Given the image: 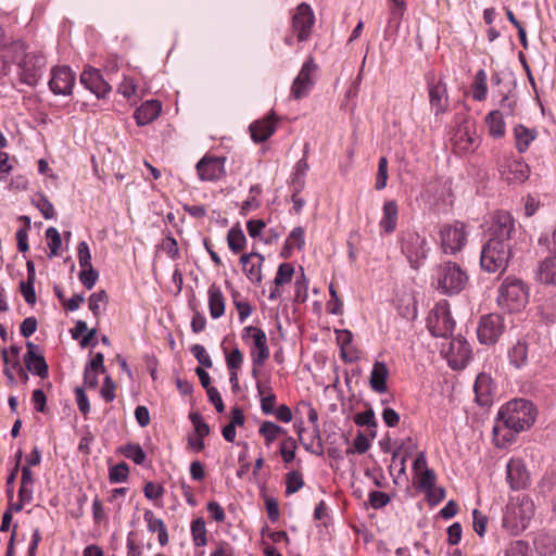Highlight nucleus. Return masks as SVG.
Listing matches in <instances>:
<instances>
[{
    "instance_id": "a878e982",
    "label": "nucleus",
    "mask_w": 556,
    "mask_h": 556,
    "mask_svg": "<svg viewBox=\"0 0 556 556\" xmlns=\"http://www.w3.org/2000/svg\"><path fill=\"white\" fill-rule=\"evenodd\" d=\"M389 377V369L383 362H375L370 378L369 386L376 393H384L388 390L387 379Z\"/></svg>"
},
{
    "instance_id": "13d9d810",
    "label": "nucleus",
    "mask_w": 556,
    "mask_h": 556,
    "mask_svg": "<svg viewBox=\"0 0 556 556\" xmlns=\"http://www.w3.org/2000/svg\"><path fill=\"white\" fill-rule=\"evenodd\" d=\"M143 518L150 532H159L166 528L164 521L161 518H156L151 510H146Z\"/></svg>"
},
{
    "instance_id": "473e14b6",
    "label": "nucleus",
    "mask_w": 556,
    "mask_h": 556,
    "mask_svg": "<svg viewBox=\"0 0 556 556\" xmlns=\"http://www.w3.org/2000/svg\"><path fill=\"white\" fill-rule=\"evenodd\" d=\"M258 433L265 439L266 446H270L279 435L286 434V430L279 425L266 420L258 428Z\"/></svg>"
},
{
    "instance_id": "4d7b16f0",
    "label": "nucleus",
    "mask_w": 556,
    "mask_h": 556,
    "mask_svg": "<svg viewBox=\"0 0 556 556\" xmlns=\"http://www.w3.org/2000/svg\"><path fill=\"white\" fill-rule=\"evenodd\" d=\"M268 392L265 396L261 397V410L264 415H273L276 405V394L273 392L271 387H268Z\"/></svg>"
},
{
    "instance_id": "de8ad7c7",
    "label": "nucleus",
    "mask_w": 556,
    "mask_h": 556,
    "mask_svg": "<svg viewBox=\"0 0 556 556\" xmlns=\"http://www.w3.org/2000/svg\"><path fill=\"white\" fill-rule=\"evenodd\" d=\"M354 422L359 427L377 428L375 412L371 407L354 416Z\"/></svg>"
},
{
    "instance_id": "052dcab7",
    "label": "nucleus",
    "mask_w": 556,
    "mask_h": 556,
    "mask_svg": "<svg viewBox=\"0 0 556 556\" xmlns=\"http://www.w3.org/2000/svg\"><path fill=\"white\" fill-rule=\"evenodd\" d=\"M36 207L41 212L46 219H51L54 217V207L53 204L49 201V199L40 194L37 202H35Z\"/></svg>"
},
{
    "instance_id": "0e129e2a",
    "label": "nucleus",
    "mask_w": 556,
    "mask_h": 556,
    "mask_svg": "<svg viewBox=\"0 0 556 556\" xmlns=\"http://www.w3.org/2000/svg\"><path fill=\"white\" fill-rule=\"evenodd\" d=\"M330 301L327 303V309L330 314L340 315L342 314V302L338 296V292L334 289L333 285L329 286Z\"/></svg>"
},
{
    "instance_id": "412c9836",
    "label": "nucleus",
    "mask_w": 556,
    "mask_h": 556,
    "mask_svg": "<svg viewBox=\"0 0 556 556\" xmlns=\"http://www.w3.org/2000/svg\"><path fill=\"white\" fill-rule=\"evenodd\" d=\"M450 352L448 364L453 369L464 368L471 358L470 346L460 336L451 342Z\"/></svg>"
},
{
    "instance_id": "e2e57ef3",
    "label": "nucleus",
    "mask_w": 556,
    "mask_h": 556,
    "mask_svg": "<svg viewBox=\"0 0 556 556\" xmlns=\"http://www.w3.org/2000/svg\"><path fill=\"white\" fill-rule=\"evenodd\" d=\"M368 500L370 506L375 509L383 508L390 502L389 495L381 491H371Z\"/></svg>"
},
{
    "instance_id": "a211bd4d",
    "label": "nucleus",
    "mask_w": 556,
    "mask_h": 556,
    "mask_svg": "<svg viewBox=\"0 0 556 556\" xmlns=\"http://www.w3.org/2000/svg\"><path fill=\"white\" fill-rule=\"evenodd\" d=\"M476 402L481 407H489L493 403L495 386L489 374L481 372L477 376L473 386Z\"/></svg>"
},
{
    "instance_id": "c03bdc74",
    "label": "nucleus",
    "mask_w": 556,
    "mask_h": 556,
    "mask_svg": "<svg viewBox=\"0 0 556 556\" xmlns=\"http://www.w3.org/2000/svg\"><path fill=\"white\" fill-rule=\"evenodd\" d=\"M303 445L307 452H309L314 455H317V456L324 455V446H323L320 430H319L318 425H316V427H314L313 437H312L311 442L304 443Z\"/></svg>"
},
{
    "instance_id": "0eeeda50",
    "label": "nucleus",
    "mask_w": 556,
    "mask_h": 556,
    "mask_svg": "<svg viewBox=\"0 0 556 556\" xmlns=\"http://www.w3.org/2000/svg\"><path fill=\"white\" fill-rule=\"evenodd\" d=\"M439 237L443 252L445 254H456L467 243L466 226L459 220H455L452 224H443L440 227Z\"/></svg>"
},
{
    "instance_id": "a19ab883",
    "label": "nucleus",
    "mask_w": 556,
    "mask_h": 556,
    "mask_svg": "<svg viewBox=\"0 0 556 556\" xmlns=\"http://www.w3.org/2000/svg\"><path fill=\"white\" fill-rule=\"evenodd\" d=\"M304 485V480L299 471H290L286 477V495L298 492Z\"/></svg>"
},
{
    "instance_id": "f8f14e48",
    "label": "nucleus",
    "mask_w": 556,
    "mask_h": 556,
    "mask_svg": "<svg viewBox=\"0 0 556 556\" xmlns=\"http://www.w3.org/2000/svg\"><path fill=\"white\" fill-rule=\"evenodd\" d=\"M314 24L315 14L311 5L306 2L300 3L292 17V28L300 42L306 41L311 37Z\"/></svg>"
},
{
    "instance_id": "ea45409f",
    "label": "nucleus",
    "mask_w": 556,
    "mask_h": 556,
    "mask_svg": "<svg viewBox=\"0 0 556 556\" xmlns=\"http://www.w3.org/2000/svg\"><path fill=\"white\" fill-rule=\"evenodd\" d=\"M129 466L122 462L110 468L109 480L111 483H122L128 479Z\"/></svg>"
},
{
    "instance_id": "9b49d317",
    "label": "nucleus",
    "mask_w": 556,
    "mask_h": 556,
    "mask_svg": "<svg viewBox=\"0 0 556 556\" xmlns=\"http://www.w3.org/2000/svg\"><path fill=\"white\" fill-rule=\"evenodd\" d=\"M318 70V65L314 59L309 56L302 65L298 76L293 80L291 94L294 99L300 100L306 97L315 85L314 73Z\"/></svg>"
},
{
    "instance_id": "9d476101",
    "label": "nucleus",
    "mask_w": 556,
    "mask_h": 556,
    "mask_svg": "<svg viewBox=\"0 0 556 556\" xmlns=\"http://www.w3.org/2000/svg\"><path fill=\"white\" fill-rule=\"evenodd\" d=\"M504 328V319L500 314L491 313L481 316L477 328L479 342L486 345L496 343Z\"/></svg>"
},
{
    "instance_id": "4c0bfd02",
    "label": "nucleus",
    "mask_w": 556,
    "mask_h": 556,
    "mask_svg": "<svg viewBox=\"0 0 556 556\" xmlns=\"http://www.w3.org/2000/svg\"><path fill=\"white\" fill-rule=\"evenodd\" d=\"M393 4L390 11L389 27L394 26L395 30L401 24V20L406 10V3L404 0H392Z\"/></svg>"
},
{
    "instance_id": "20e7f679",
    "label": "nucleus",
    "mask_w": 556,
    "mask_h": 556,
    "mask_svg": "<svg viewBox=\"0 0 556 556\" xmlns=\"http://www.w3.org/2000/svg\"><path fill=\"white\" fill-rule=\"evenodd\" d=\"M489 239L482 247L480 264L488 273L504 271L511 257V244Z\"/></svg>"
},
{
    "instance_id": "1a4fd4ad",
    "label": "nucleus",
    "mask_w": 556,
    "mask_h": 556,
    "mask_svg": "<svg viewBox=\"0 0 556 556\" xmlns=\"http://www.w3.org/2000/svg\"><path fill=\"white\" fill-rule=\"evenodd\" d=\"M252 337L253 346L251 348V357L253 363L252 375L256 377L257 367L264 366L269 357V348L265 332L257 327L248 326L243 329V338Z\"/></svg>"
},
{
    "instance_id": "09e8293b",
    "label": "nucleus",
    "mask_w": 556,
    "mask_h": 556,
    "mask_svg": "<svg viewBox=\"0 0 556 556\" xmlns=\"http://www.w3.org/2000/svg\"><path fill=\"white\" fill-rule=\"evenodd\" d=\"M264 262L257 260L256 263L251 262L245 268H243V273L247 278L254 285H261L262 282V265Z\"/></svg>"
},
{
    "instance_id": "338daca9",
    "label": "nucleus",
    "mask_w": 556,
    "mask_h": 556,
    "mask_svg": "<svg viewBox=\"0 0 556 556\" xmlns=\"http://www.w3.org/2000/svg\"><path fill=\"white\" fill-rule=\"evenodd\" d=\"M243 361L242 352L236 348L226 355V364L229 370H238Z\"/></svg>"
},
{
    "instance_id": "79ce46f5",
    "label": "nucleus",
    "mask_w": 556,
    "mask_h": 556,
    "mask_svg": "<svg viewBox=\"0 0 556 556\" xmlns=\"http://www.w3.org/2000/svg\"><path fill=\"white\" fill-rule=\"evenodd\" d=\"M294 268L290 263H282L278 266L274 283L276 286H283L292 280Z\"/></svg>"
},
{
    "instance_id": "49530a36",
    "label": "nucleus",
    "mask_w": 556,
    "mask_h": 556,
    "mask_svg": "<svg viewBox=\"0 0 556 556\" xmlns=\"http://www.w3.org/2000/svg\"><path fill=\"white\" fill-rule=\"evenodd\" d=\"M296 441L288 437L280 445V454L286 464L291 463L295 457Z\"/></svg>"
},
{
    "instance_id": "c85d7f7f",
    "label": "nucleus",
    "mask_w": 556,
    "mask_h": 556,
    "mask_svg": "<svg viewBox=\"0 0 556 556\" xmlns=\"http://www.w3.org/2000/svg\"><path fill=\"white\" fill-rule=\"evenodd\" d=\"M208 295V309L212 318L217 319L225 313V298L216 283H212L207 291Z\"/></svg>"
},
{
    "instance_id": "f704fd0d",
    "label": "nucleus",
    "mask_w": 556,
    "mask_h": 556,
    "mask_svg": "<svg viewBox=\"0 0 556 556\" xmlns=\"http://www.w3.org/2000/svg\"><path fill=\"white\" fill-rule=\"evenodd\" d=\"M118 452L137 465H142L146 460V452L139 443H127L118 447Z\"/></svg>"
},
{
    "instance_id": "4be33fe9",
    "label": "nucleus",
    "mask_w": 556,
    "mask_h": 556,
    "mask_svg": "<svg viewBox=\"0 0 556 556\" xmlns=\"http://www.w3.org/2000/svg\"><path fill=\"white\" fill-rule=\"evenodd\" d=\"M429 102L434 114H444L448 109L447 88L443 81L428 83Z\"/></svg>"
},
{
    "instance_id": "dca6fc26",
    "label": "nucleus",
    "mask_w": 556,
    "mask_h": 556,
    "mask_svg": "<svg viewBox=\"0 0 556 556\" xmlns=\"http://www.w3.org/2000/svg\"><path fill=\"white\" fill-rule=\"evenodd\" d=\"M27 352L24 355L26 370L40 378H47L49 366L38 344L31 341L26 342Z\"/></svg>"
},
{
    "instance_id": "393cba45",
    "label": "nucleus",
    "mask_w": 556,
    "mask_h": 556,
    "mask_svg": "<svg viewBox=\"0 0 556 556\" xmlns=\"http://www.w3.org/2000/svg\"><path fill=\"white\" fill-rule=\"evenodd\" d=\"M399 218V206L395 200L386 201L382 207V218L379 226L386 233L395 231Z\"/></svg>"
},
{
    "instance_id": "2eb2a0df",
    "label": "nucleus",
    "mask_w": 556,
    "mask_h": 556,
    "mask_svg": "<svg viewBox=\"0 0 556 556\" xmlns=\"http://www.w3.org/2000/svg\"><path fill=\"white\" fill-rule=\"evenodd\" d=\"M75 85V74L68 66L52 68L49 80L50 90L56 96H70Z\"/></svg>"
},
{
    "instance_id": "864d4df0",
    "label": "nucleus",
    "mask_w": 556,
    "mask_h": 556,
    "mask_svg": "<svg viewBox=\"0 0 556 556\" xmlns=\"http://www.w3.org/2000/svg\"><path fill=\"white\" fill-rule=\"evenodd\" d=\"M34 285L35 280H23L20 283V291L25 302L29 305L35 304L37 300Z\"/></svg>"
},
{
    "instance_id": "bb28decb",
    "label": "nucleus",
    "mask_w": 556,
    "mask_h": 556,
    "mask_svg": "<svg viewBox=\"0 0 556 556\" xmlns=\"http://www.w3.org/2000/svg\"><path fill=\"white\" fill-rule=\"evenodd\" d=\"M515 146L519 153H525L532 141L538 137L535 128L526 127L522 124H518L514 127Z\"/></svg>"
},
{
    "instance_id": "b1692460",
    "label": "nucleus",
    "mask_w": 556,
    "mask_h": 556,
    "mask_svg": "<svg viewBox=\"0 0 556 556\" xmlns=\"http://www.w3.org/2000/svg\"><path fill=\"white\" fill-rule=\"evenodd\" d=\"M162 111L157 100H148L135 110L134 118L138 126H146L156 119Z\"/></svg>"
},
{
    "instance_id": "bf43d9fd",
    "label": "nucleus",
    "mask_w": 556,
    "mask_h": 556,
    "mask_svg": "<svg viewBox=\"0 0 556 556\" xmlns=\"http://www.w3.org/2000/svg\"><path fill=\"white\" fill-rule=\"evenodd\" d=\"M78 262L81 268L92 267L91 253L87 242L81 241L77 247Z\"/></svg>"
},
{
    "instance_id": "ddd939ff",
    "label": "nucleus",
    "mask_w": 556,
    "mask_h": 556,
    "mask_svg": "<svg viewBox=\"0 0 556 556\" xmlns=\"http://www.w3.org/2000/svg\"><path fill=\"white\" fill-rule=\"evenodd\" d=\"M516 231V224L510 213L497 212L490 226V238L502 243L511 244V235Z\"/></svg>"
},
{
    "instance_id": "3c124183",
    "label": "nucleus",
    "mask_w": 556,
    "mask_h": 556,
    "mask_svg": "<svg viewBox=\"0 0 556 556\" xmlns=\"http://www.w3.org/2000/svg\"><path fill=\"white\" fill-rule=\"evenodd\" d=\"M98 278L99 273L93 267L83 268L79 273V280L83 283V286L88 290L94 287Z\"/></svg>"
},
{
    "instance_id": "680f3d73",
    "label": "nucleus",
    "mask_w": 556,
    "mask_h": 556,
    "mask_svg": "<svg viewBox=\"0 0 556 556\" xmlns=\"http://www.w3.org/2000/svg\"><path fill=\"white\" fill-rule=\"evenodd\" d=\"M191 353L202 366L206 368H211L213 366V362L203 345L194 344L191 348Z\"/></svg>"
},
{
    "instance_id": "2f4dec72",
    "label": "nucleus",
    "mask_w": 556,
    "mask_h": 556,
    "mask_svg": "<svg viewBox=\"0 0 556 556\" xmlns=\"http://www.w3.org/2000/svg\"><path fill=\"white\" fill-rule=\"evenodd\" d=\"M337 341L341 349V357L345 363H353L358 359V356L350 353L346 348L352 343L353 333L348 329L336 330Z\"/></svg>"
},
{
    "instance_id": "7ed1b4c3",
    "label": "nucleus",
    "mask_w": 556,
    "mask_h": 556,
    "mask_svg": "<svg viewBox=\"0 0 556 556\" xmlns=\"http://www.w3.org/2000/svg\"><path fill=\"white\" fill-rule=\"evenodd\" d=\"M401 253L413 269H418L428 256L427 239L414 229H406L399 238Z\"/></svg>"
},
{
    "instance_id": "aec40b11",
    "label": "nucleus",
    "mask_w": 556,
    "mask_h": 556,
    "mask_svg": "<svg viewBox=\"0 0 556 556\" xmlns=\"http://www.w3.org/2000/svg\"><path fill=\"white\" fill-rule=\"evenodd\" d=\"M278 117L275 112H270L264 118L253 122L249 129L254 142L266 141L276 130Z\"/></svg>"
},
{
    "instance_id": "774afa93",
    "label": "nucleus",
    "mask_w": 556,
    "mask_h": 556,
    "mask_svg": "<svg viewBox=\"0 0 556 556\" xmlns=\"http://www.w3.org/2000/svg\"><path fill=\"white\" fill-rule=\"evenodd\" d=\"M76 402L81 414L87 415L90 412V403L83 387L75 389Z\"/></svg>"
},
{
    "instance_id": "69168bd1",
    "label": "nucleus",
    "mask_w": 556,
    "mask_h": 556,
    "mask_svg": "<svg viewBox=\"0 0 556 556\" xmlns=\"http://www.w3.org/2000/svg\"><path fill=\"white\" fill-rule=\"evenodd\" d=\"M517 106V99L514 94H504L500 102V111L503 115H514Z\"/></svg>"
},
{
    "instance_id": "6ab92c4d",
    "label": "nucleus",
    "mask_w": 556,
    "mask_h": 556,
    "mask_svg": "<svg viewBox=\"0 0 556 556\" xmlns=\"http://www.w3.org/2000/svg\"><path fill=\"white\" fill-rule=\"evenodd\" d=\"M80 84L96 94L98 99L104 98L111 91V86L103 79L97 68H86L80 74Z\"/></svg>"
},
{
    "instance_id": "5701e85b",
    "label": "nucleus",
    "mask_w": 556,
    "mask_h": 556,
    "mask_svg": "<svg viewBox=\"0 0 556 556\" xmlns=\"http://www.w3.org/2000/svg\"><path fill=\"white\" fill-rule=\"evenodd\" d=\"M529 480V473L521 460L511 459L507 464V481L513 490L527 488Z\"/></svg>"
},
{
    "instance_id": "6e6d98bb",
    "label": "nucleus",
    "mask_w": 556,
    "mask_h": 556,
    "mask_svg": "<svg viewBox=\"0 0 556 556\" xmlns=\"http://www.w3.org/2000/svg\"><path fill=\"white\" fill-rule=\"evenodd\" d=\"M435 484V473L432 469L426 468L418 480V488L426 492H431Z\"/></svg>"
},
{
    "instance_id": "6e6552de",
    "label": "nucleus",
    "mask_w": 556,
    "mask_h": 556,
    "mask_svg": "<svg viewBox=\"0 0 556 556\" xmlns=\"http://www.w3.org/2000/svg\"><path fill=\"white\" fill-rule=\"evenodd\" d=\"M45 66L46 58L41 53H25L17 63L20 81L29 87L37 86L43 74Z\"/></svg>"
},
{
    "instance_id": "a18cd8bd",
    "label": "nucleus",
    "mask_w": 556,
    "mask_h": 556,
    "mask_svg": "<svg viewBox=\"0 0 556 556\" xmlns=\"http://www.w3.org/2000/svg\"><path fill=\"white\" fill-rule=\"evenodd\" d=\"M190 421L194 427V431L199 438H203L210 434V426L204 421L202 415L198 412H191L189 414Z\"/></svg>"
},
{
    "instance_id": "58836bf2",
    "label": "nucleus",
    "mask_w": 556,
    "mask_h": 556,
    "mask_svg": "<svg viewBox=\"0 0 556 556\" xmlns=\"http://www.w3.org/2000/svg\"><path fill=\"white\" fill-rule=\"evenodd\" d=\"M46 238L48 240V247H49V257H53L55 255H58L59 253V250L61 248V244H62V238H61V235L60 232L58 231V229L55 227H49L47 230H46Z\"/></svg>"
},
{
    "instance_id": "423d86ee",
    "label": "nucleus",
    "mask_w": 556,
    "mask_h": 556,
    "mask_svg": "<svg viewBox=\"0 0 556 556\" xmlns=\"http://www.w3.org/2000/svg\"><path fill=\"white\" fill-rule=\"evenodd\" d=\"M456 321L452 317L450 303L442 300L435 304L427 317V328L435 338H447L453 334Z\"/></svg>"
},
{
    "instance_id": "72a5a7b5",
    "label": "nucleus",
    "mask_w": 556,
    "mask_h": 556,
    "mask_svg": "<svg viewBox=\"0 0 556 556\" xmlns=\"http://www.w3.org/2000/svg\"><path fill=\"white\" fill-rule=\"evenodd\" d=\"M488 76L484 70H479L475 75V80L471 86L472 99L476 101H483L486 98Z\"/></svg>"
},
{
    "instance_id": "4468645a",
    "label": "nucleus",
    "mask_w": 556,
    "mask_h": 556,
    "mask_svg": "<svg viewBox=\"0 0 556 556\" xmlns=\"http://www.w3.org/2000/svg\"><path fill=\"white\" fill-rule=\"evenodd\" d=\"M201 181H217L225 176V157L204 155L195 165Z\"/></svg>"
},
{
    "instance_id": "39448f33",
    "label": "nucleus",
    "mask_w": 556,
    "mask_h": 556,
    "mask_svg": "<svg viewBox=\"0 0 556 556\" xmlns=\"http://www.w3.org/2000/svg\"><path fill=\"white\" fill-rule=\"evenodd\" d=\"M438 289L443 294H458L464 290L468 275L462 267L454 262H444L437 268Z\"/></svg>"
},
{
    "instance_id": "c9c22d12",
    "label": "nucleus",
    "mask_w": 556,
    "mask_h": 556,
    "mask_svg": "<svg viewBox=\"0 0 556 556\" xmlns=\"http://www.w3.org/2000/svg\"><path fill=\"white\" fill-rule=\"evenodd\" d=\"M227 243L229 249L235 253L241 252L247 243V238L239 226H233L228 230Z\"/></svg>"
},
{
    "instance_id": "f3484780",
    "label": "nucleus",
    "mask_w": 556,
    "mask_h": 556,
    "mask_svg": "<svg viewBox=\"0 0 556 556\" xmlns=\"http://www.w3.org/2000/svg\"><path fill=\"white\" fill-rule=\"evenodd\" d=\"M501 176L507 182H525L530 175V167L521 159H506L502 168Z\"/></svg>"
},
{
    "instance_id": "5fc2aeb1",
    "label": "nucleus",
    "mask_w": 556,
    "mask_h": 556,
    "mask_svg": "<svg viewBox=\"0 0 556 556\" xmlns=\"http://www.w3.org/2000/svg\"><path fill=\"white\" fill-rule=\"evenodd\" d=\"M115 389H116V384L113 381L112 377L109 375L105 376V378L103 380V384L100 389V394H101L102 399L108 403L113 402L116 396Z\"/></svg>"
},
{
    "instance_id": "c756f323",
    "label": "nucleus",
    "mask_w": 556,
    "mask_h": 556,
    "mask_svg": "<svg viewBox=\"0 0 556 556\" xmlns=\"http://www.w3.org/2000/svg\"><path fill=\"white\" fill-rule=\"evenodd\" d=\"M485 124L488 126L489 134L493 138L504 137V135L506 132V127H505L504 115H503L502 111H500V110L491 111L485 116Z\"/></svg>"
},
{
    "instance_id": "603ef678",
    "label": "nucleus",
    "mask_w": 556,
    "mask_h": 556,
    "mask_svg": "<svg viewBox=\"0 0 556 556\" xmlns=\"http://www.w3.org/2000/svg\"><path fill=\"white\" fill-rule=\"evenodd\" d=\"M472 527L475 532L480 536L483 538L486 531V525H488V517L483 515L479 509H473L472 511Z\"/></svg>"
},
{
    "instance_id": "cd10ccee",
    "label": "nucleus",
    "mask_w": 556,
    "mask_h": 556,
    "mask_svg": "<svg viewBox=\"0 0 556 556\" xmlns=\"http://www.w3.org/2000/svg\"><path fill=\"white\" fill-rule=\"evenodd\" d=\"M536 279L548 286H556V255L546 256L539 265Z\"/></svg>"
},
{
    "instance_id": "37998d69",
    "label": "nucleus",
    "mask_w": 556,
    "mask_h": 556,
    "mask_svg": "<svg viewBox=\"0 0 556 556\" xmlns=\"http://www.w3.org/2000/svg\"><path fill=\"white\" fill-rule=\"evenodd\" d=\"M108 301L109 296L105 290H99L89 296V309L92 312L96 318H98L101 314L100 303L106 304Z\"/></svg>"
},
{
    "instance_id": "e433bc0d",
    "label": "nucleus",
    "mask_w": 556,
    "mask_h": 556,
    "mask_svg": "<svg viewBox=\"0 0 556 556\" xmlns=\"http://www.w3.org/2000/svg\"><path fill=\"white\" fill-rule=\"evenodd\" d=\"M191 534L195 546L202 547L206 545V528L205 521L202 517H199L191 522Z\"/></svg>"
},
{
    "instance_id": "f257e3e1",
    "label": "nucleus",
    "mask_w": 556,
    "mask_h": 556,
    "mask_svg": "<svg viewBox=\"0 0 556 556\" xmlns=\"http://www.w3.org/2000/svg\"><path fill=\"white\" fill-rule=\"evenodd\" d=\"M536 417V406L530 400L518 397L508 401L497 412L492 431L494 444L500 448L506 447L516 434L530 429Z\"/></svg>"
},
{
    "instance_id": "f03ea898",
    "label": "nucleus",
    "mask_w": 556,
    "mask_h": 556,
    "mask_svg": "<svg viewBox=\"0 0 556 556\" xmlns=\"http://www.w3.org/2000/svg\"><path fill=\"white\" fill-rule=\"evenodd\" d=\"M529 301V290L522 280L507 277L498 288L497 304L507 312H519Z\"/></svg>"
},
{
    "instance_id": "7c9ffc66",
    "label": "nucleus",
    "mask_w": 556,
    "mask_h": 556,
    "mask_svg": "<svg viewBox=\"0 0 556 556\" xmlns=\"http://www.w3.org/2000/svg\"><path fill=\"white\" fill-rule=\"evenodd\" d=\"M509 363L516 369H520L528 364V344L518 341L508 352Z\"/></svg>"
},
{
    "instance_id": "8fccbe9b",
    "label": "nucleus",
    "mask_w": 556,
    "mask_h": 556,
    "mask_svg": "<svg viewBox=\"0 0 556 556\" xmlns=\"http://www.w3.org/2000/svg\"><path fill=\"white\" fill-rule=\"evenodd\" d=\"M388 177V160L386 156H381L378 161V173L375 188L377 190L384 189L387 186Z\"/></svg>"
}]
</instances>
